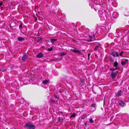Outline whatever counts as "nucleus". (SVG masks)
Returning <instances> with one entry per match:
<instances>
[{
	"mask_svg": "<svg viewBox=\"0 0 129 129\" xmlns=\"http://www.w3.org/2000/svg\"><path fill=\"white\" fill-rule=\"evenodd\" d=\"M83 36L87 38V40H97V35L96 34L93 32H91L88 33V32H85L83 35Z\"/></svg>",
	"mask_w": 129,
	"mask_h": 129,
	"instance_id": "obj_1",
	"label": "nucleus"
},
{
	"mask_svg": "<svg viewBox=\"0 0 129 129\" xmlns=\"http://www.w3.org/2000/svg\"><path fill=\"white\" fill-rule=\"evenodd\" d=\"M116 34H115V36L114 37V40H121L122 37L121 36L125 33V31H120L119 29H117L116 30Z\"/></svg>",
	"mask_w": 129,
	"mask_h": 129,
	"instance_id": "obj_2",
	"label": "nucleus"
},
{
	"mask_svg": "<svg viewBox=\"0 0 129 129\" xmlns=\"http://www.w3.org/2000/svg\"><path fill=\"white\" fill-rule=\"evenodd\" d=\"M99 17L101 18L102 20H106L107 17L106 15V12L105 10H100L98 11Z\"/></svg>",
	"mask_w": 129,
	"mask_h": 129,
	"instance_id": "obj_3",
	"label": "nucleus"
},
{
	"mask_svg": "<svg viewBox=\"0 0 129 129\" xmlns=\"http://www.w3.org/2000/svg\"><path fill=\"white\" fill-rule=\"evenodd\" d=\"M24 127L27 129H35V126L30 122L26 123Z\"/></svg>",
	"mask_w": 129,
	"mask_h": 129,
	"instance_id": "obj_4",
	"label": "nucleus"
},
{
	"mask_svg": "<svg viewBox=\"0 0 129 129\" xmlns=\"http://www.w3.org/2000/svg\"><path fill=\"white\" fill-rule=\"evenodd\" d=\"M118 73V72L117 71H116L115 72H112L111 73V76L112 79L114 80H116V77Z\"/></svg>",
	"mask_w": 129,
	"mask_h": 129,
	"instance_id": "obj_5",
	"label": "nucleus"
},
{
	"mask_svg": "<svg viewBox=\"0 0 129 129\" xmlns=\"http://www.w3.org/2000/svg\"><path fill=\"white\" fill-rule=\"evenodd\" d=\"M73 49H71V51L73 52L76 54H78L80 55H81L82 53L80 51L77 50V49L75 48H73Z\"/></svg>",
	"mask_w": 129,
	"mask_h": 129,
	"instance_id": "obj_6",
	"label": "nucleus"
},
{
	"mask_svg": "<svg viewBox=\"0 0 129 129\" xmlns=\"http://www.w3.org/2000/svg\"><path fill=\"white\" fill-rule=\"evenodd\" d=\"M116 95L117 98H120L121 96H123L122 91L121 90L119 91L116 93Z\"/></svg>",
	"mask_w": 129,
	"mask_h": 129,
	"instance_id": "obj_7",
	"label": "nucleus"
},
{
	"mask_svg": "<svg viewBox=\"0 0 129 129\" xmlns=\"http://www.w3.org/2000/svg\"><path fill=\"white\" fill-rule=\"evenodd\" d=\"M118 103L119 105L122 107L125 105V103L121 100H119L118 101Z\"/></svg>",
	"mask_w": 129,
	"mask_h": 129,
	"instance_id": "obj_8",
	"label": "nucleus"
},
{
	"mask_svg": "<svg viewBox=\"0 0 129 129\" xmlns=\"http://www.w3.org/2000/svg\"><path fill=\"white\" fill-rule=\"evenodd\" d=\"M91 111H94L96 109V106L94 104H92L91 105Z\"/></svg>",
	"mask_w": 129,
	"mask_h": 129,
	"instance_id": "obj_9",
	"label": "nucleus"
},
{
	"mask_svg": "<svg viewBox=\"0 0 129 129\" xmlns=\"http://www.w3.org/2000/svg\"><path fill=\"white\" fill-rule=\"evenodd\" d=\"M118 14L117 12H114L113 13L112 16L113 18H116L118 17Z\"/></svg>",
	"mask_w": 129,
	"mask_h": 129,
	"instance_id": "obj_10",
	"label": "nucleus"
},
{
	"mask_svg": "<svg viewBox=\"0 0 129 129\" xmlns=\"http://www.w3.org/2000/svg\"><path fill=\"white\" fill-rule=\"evenodd\" d=\"M27 57H28L27 56L26 54L24 55L22 57V61H25L27 59Z\"/></svg>",
	"mask_w": 129,
	"mask_h": 129,
	"instance_id": "obj_11",
	"label": "nucleus"
},
{
	"mask_svg": "<svg viewBox=\"0 0 129 129\" xmlns=\"http://www.w3.org/2000/svg\"><path fill=\"white\" fill-rule=\"evenodd\" d=\"M43 54L42 53L40 52L36 55V57L37 58H41L43 57Z\"/></svg>",
	"mask_w": 129,
	"mask_h": 129,
	"instance_id": "obj_12",
	"label": "nucleus"
},
{
	"mask_svg": "<svg viewBox=\"0 0 129 129\" xmlns=\"http://www.w3.org/2000/svg\"><path fill=\"white\" fill-rule=\"evenodd\" d=\"M112 55L114 57H118L119 56L118 54L115 52H113L112 53Z\"/></svg>",
	"mask_w": 129,
	"mask_h": 129,
	"instance_id": "obj_13",
	"label": "nucleus"
},
{
	"mask_svg": "<svg viewBox=\"0 0 129 129\" xmlns=\"http://www.w3.org/2000/svg\"><path fill=\"white\" fill-rule=\"evenodd\" d=\"M113 66L115 67H120V65L117 61H116L114 63Z\"/></svg>",
	"mask_w": 129,
	"mask_h": 129,
	"instance_id": "obj_14",
	"label": "nucleus"
},
{
	"mask_svg": "<svg viewBox=\"0 0 129 129\" xmlns=\"http://www.w3.org/2000/svg\"><path fill=\"white\" fill-rule=\"evenodd\" d=\"M63 119L62 117H59L57 118V120L58 122H62Z\"/></svg>",
	"mask_w": 129,
	"mask_h": 129,
	"instance_id": "obj_15",
	"label": "nucleus"
},
{
	"mask_svg": "<svg viewBox=\"0 0 129 129\" xmlns=\"http://www.w3.org/2000/svg\"><path fill=\"white\" fill-rule=\"evenodd\" d=\"M80 83L82 85H84V79H80Z\"/></svg>",
	"mask_w": 129,
	"mask_h": 129,
	"instance_id": "obj_16",
	"label": "nucleus"
},
{
	"mask_svg": "<svg viewBox=\"0 0 129 129\" xmlns=\"http://www.w3.org/2000/svg\"><path fill=\"white\" fill-rule=\"evenodd\" d=\"M49 82V81L48 80L46 79L43 81V83L44 84H47Z\"/></svg>",
	"mask_w": 129,
	"mask_h": 129,
	"instance_id": "obj_17",
	"label": "nucleus"
},
{
	"mask_svg": "<svg viewBox=\"0 0 129 129\" xmlns=\"http://www.w3.org/2000/svg\"><path fill=\"white\" fill-rule=\"evenodd\" d=\"M18 40H24L25 39L24 38H22L20 37H18Z\"/></svg>",
	"mask_w": 129,
	"mask_h": 129,
	"instance_id": "obj_18",
	"label": "nucleus"
},
{
	"mask_svg": "<svg viewBox=\"0 0 129 129\" xmlns=\"http://www.w3.org/2000/svg\"><path fill=\"white\" fill-rule=\"evenodd\" d=\"M100 44H99L97 46L94 48V51H96L98 50L99 48H100Z\"/></svg>",
	"mask_w": 129,
	"mask_h": 129,
	"instance_id": "obj_19",
	"label": "nucleus"
},
{
	"mask_svg": "<svg viewBox=\"0 0 129 129\" xmlns=\"http://www.w3.org/2000/svg\"><path fill=\"white\" fill-rule=\"evenodd\" d=\"M76 116V114L75 113H74L70 117V118L72 117H74Z\"/></svg>",
	"mask_w": 129,
	"mask_h": 129,
	"instance_id": "obj_20",
	"label": "nucleus"
},
{
	"mask_svg": "<svg viewBox=\"0 0 129 129\" xmlns=\"http://www.w3.org/2000/svg\"><path fill=\"white\" fill-rule=\"evenodd\" d=\"M50 102L51 103L53 104H54L55 103V101L54 100L52 99L50 100Z\"/></svg>",
	"mask_w": 129,
	"mask_h": 129,
	"instance_id": "obj_21",
	"label": "nucleus"
},
{
	"mask_svg": "<svg viewBox=\"0 0 129 129\" xmlns=\"http://www.w3.org/2000/svg\"><path fill=\"white\" fill-rule=\"evenodd\" d=\"M23 28V24L22 23H21L19 26V29H20V30H21V29Z\"/></svg>",
	"mask_w": 129,
	"mask_h": 129,
	"instance_id": "obj_22",
	"label": "nucleus"
},
{
	"mask_svg": "<svg viewBox=\"0 0 129 129\" xmlns=\"http://www.w3.org/2000/svg\"><path fill=\"white\" fill-rule=\"evenodd\" d=\"M115 68L114 69L115 70H120V67H115Z\"/></svg>",
	"mask_w": 129,
	"mask_h": 129,
	"instance_id": "obj_23",
	"label": "nucleus"
},
{
	"mask_svg": "<svg viewBox=\"0 0 129 129\" xmlns=\"http://www.w3.org/2000/svg\"><path fill=\"white\" fill-rule=\"evenodd\" d=\"M123 53L124 52L123 51H121L119 53V55L121 56H122Z\"/></svg>",
	"mask_w": 129,
	"mask_h": 129,
	"instance_id": "obj_24",
	"label": "nucleus"
},
{
	"mask_svg": "<svg viewBox=\"0 0 129 129\" xmlns=\"http://www.w3.org/2000/svg\"><path fill=\"white\" fill-rule=\"evenodd\" d=\"M89 121L91 123H93L94 122V121L92 119V118H90L89 119Z\"/></svg>",
	"mask_w": 129,
	"mask_h": 129,
	"instance_id": "obj_25",
	"label": "nucleus"
},
{
	"mask_svg": "<svg viewBox=\"0 0 129 129\" xmlns=\"http://www.w3.org/2000/svg\"><path fill=\"white\" fill-rule=\"evenodd\" d=\"M121 64L123 65L125 64L126 63L124 61H122L121 62Z\"/></svg>",
	"mask_w": 129,
	"mask_h": 129,
	"instance_id": "obj_26",
	"label": "nucleus"
},
{
	"mask_svg": "<svg viewBox=\"0 0 129 129\" xmlns=\"http://www.w3.org/2000/svg\"><path fill=\"white\" fill-rule=\"evenodd\" d=\"M113 34L112 33H110L108 34V36L109 37H111V38H112L111 36L112 35H113Z\"/></svg>",
	"mask_w": 129,
	"mask_h": 129,
	"instance_id": "obj_27",
	"label": "nucleus"
},
{
	"mask_svg": "<svg viewBox=\"0 0 129 129\" xmlns=\"http://www.w3.org/2000/svg\"><path fill=\"white\" fill-rule=\"evenodd\" d=\"M52 48H49L47 50L49 51H51L52 50Z\"/></svg>",
	"mask_w": 129,
	"mask_h": 129,
	"instance_id": "obj_28",
	"label": "nucleus"
},
{
	"mask_svg": "<svg viewBox=\"0 0 129 129\" xmlns=\"http://www.w3.org/2000/svg\"><path fill=\"white\" fill-rule=\"evenodd\" d=\"M124 61L126 63L128 61V60L127 59H126Z\"/></svg>",
	"mask_w": 129,
	"mask_h": 129,
	"instance_id": "obj_29",
	"label": "nucleus"
},
{
	"mask_svg": "<svg viewBox=\"0 0 129 129\" xmlns=\"http://www.w3.org/2000/svg\"><path fill=\"white\" fill-rule=\"evenodd\" d=\"M50 40H57V39H50Z\"/></svg>",
	"mask_w": 129,
	"mask_h": 129,
	"instance_id": "obj_30",
	"label": "nucleus"
},
{
	"mask_svg": "<svg viewBox=\"0 0 129 129\" xmlns=\"http://www.w3.org/2000/svg\"><path fill=\"white\" fill-rule=\"evenodd\" d=\"M110 70L111 71H114L115 70L113 68L111 69H110Z\"/></svg>",
	"mask_w": 129,
	"mask_h": 129,
	"instance_id": "obj_31",
	"label": "nucleus"
},
{
	"mask_svg": "<svg viewBox=\"0 0 129 129\" xmlns=\"http://www.w3.org/2000/svg\"><path fill=\"white\" fill-rule=\"evenodd\" d=\"M56 98L58 99L59 97H58L57 95H55L54 96Z\"/></svg>",
	"mask_w": 129,
	"mask_h": 129,
	"instance_id": "obj_32",
	"label": "nucleus"
},
{
	"mask_svg": "<svg viewBox=\"0 0 129 129\" xmlns=\"http://www.w3.org/2000/svg\"><path fill=\"white\" fill-rule=\"evenodd\" d=\"M67 54V53L66 52L62 53V54L63 55H66Z\"/></svg>",
	"mask_w": 129,
	"mask_h": 129,
	"instance_id": "obj_33",
	"label": "nucleus"
},
{
	"mask_svg": "<svg viewBox=\"0 0 129 129\" xmlns=\"http://www.w3.org/2000/svg\"><path fill=\"white\" fill-rule=\"evenodd\" d=\"M24 81L25 82H29V81L28 80H25Z\"/></svg>",
	"mask_w": 129,
	"mask_h": 129,
	"instance_id": "obj_34",
	"label": "nucleus"
},
{
	"mask_svg": "<svg viewBox=\"0 0 129 129\" xmlns=\"http://www.w3.org/2000/svg\"><path fill=\"white\" fill-rule=\"evenodd\" d=\"M3 4V3L2 2H1L0 3V7H1V6Z\"/></svg>",
	"mask_w": 129,
	"mask_h": 129,
	"instance_id": "obj_35",
	"label": "nucleus"
},
{
	"mask_svg": "<svg viewBox=\"0 0 129 129\" xmlns=\"http://www.w3.org/2000/svg\"><path fill=\"white\" fill-rule=\"evenodd\" d=\"M51 41V43H53L54 41Z\"/></svg>",
	"mask_w": 129,
	"mask_h": 129,
	"instance_id": "obj_36",
	"label": "nucleus"
},
{
	"mask_svg": "<svg viewBox=\"0 0 129 129\" xmlns=\"http://www.w3.org/2000/svg\"><path fill=\"white\" fill-rule=\"evenodd\" d=\"M39 41H38V42H37V44H38V43H39Z\"/></svg>",
	"mask_w": 129,
	"mask_h": 129,
	"instance_id": "obj_37",
	"label": "nucleus"
},
{
	"mask_svg": "<svg viewBox=\"0 0 129 129\" xmlns=\"http://www.w3.org/2000/svg\"><path fill=\"white\" fill-rule=\"evenodd\" d=\"M112 4L113 5V2H112Z\"/></svg>",
	"mask_w": 129,
	"mask_h": 129,
	"instance_id": "obj_38",
	"label": "nucleus"
},
{
	"mask_svg": "<svg viewBox=\"0 0 129 129\" xmlns=\"http://www.w3.org/2000/svg\"><path fill=\"white\" fill-rule=\"evenodd\" d=\"M90 55V54H88V56H89Z\"/></svg>",
	"mask_w": 129,
	"mask_h": 129,
	"instance_id": "obj_39",
	"label": "nucleus"
},
{
	"mask_svg": "<svg viewBox=\"0 0 129 129\" xmlns=\"http://www.w3.org/2000/svg\"><path fill=\"white\" fill-rule=\"evenodd\" d=\"M88 41V42H91V41Z\"/></svg>",
	"mask_w": 129,
	"mask_h": 129,
	"instance_id": "obj_40",
	"label": "nucleus"
},
{
	"mask_svg": "<svg viewBox=\"0 0 129 129\" xmlns=\"http://www.w3.org/2000/svg\"><path fill=\"white\" fill-rule=\"evenodd\" d=\"M39 40V39H38L37 40L38 41V40Z\"/></svg>",
	"mask_w": 129,
	"mask_h": 129,
	"instance_id": "obj_41",
	"label": "nucleus"
}]
</instances>
